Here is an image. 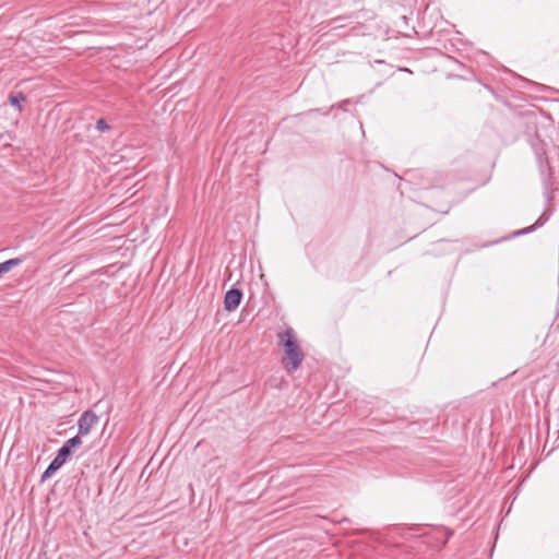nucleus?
Wrapping results in <instances>:
<instances>
[{"label": "nucleus", "mask_w": 559, "mask_h": 559, "mask_svg": "<svg viewBox=\"0 0 559 559\" xmlns=\"http://www.w3.org/2000/svg\"><path fill=\"white\" fill-rule=\"evenodd\" d=\"M278 336L286 354V357L283 360L285 368L288 371L296 370L300 366L304 356L299 350L294 330L289 328Z\"/></svg>", "instance_id": "1"}, {"label": "nucleus", "mask_w": 559, "mask_h": 559, "mask_svg": "<svg viewBox=\"0 0 559 559\" xmlns=\"http://www.w3.org/2000/svg\"><path fill=\"white\" fill-rule=\"evenodd\" d=\"M70 451L68 448H64L63 445L58 451L56 457L52 460V462L49 464L47 469L41 475V481H45L46 479L50 478L67 461V459L70 456Z\"/></svg>", "instance_id": "2"}, {"label": "nucleus", "mask_w": 559, "mask_h": 559, "mask_svg": "<svg viewBox=\"0 0 559 559\" xmlns=\"http://www.w3.org/2000/svg\"><path fill=\"white\" fill-rule=\"evenodd\" d=\"M98 423V417L92 411L84 412L78 423L80 436L90 435L92 428Z\"/></svg>", "instance_id": "3"}, {"label": "nucleus", "mask_w": 559, "mask_h": 559, "mask_svg": "<svg viewBox=\"0 0 559 559\" xmlns=\"http://www.w3.org/2000/svg\"><path fill=\"white\" fill-rule=\"evenodd\" d=\"M241 297L242 294L239 289L233 288L228 290L224 298L225 309L228 311L235 310L239 306Z\"/></svg>", "instance_id": "4"}, {"label": "nucleus", "mask_w": 559, "mask_h": 559, "mask_svg": "<svg viewBox=\"0 0 559 559\" xmlns=\"http://www.w3.org/2000/svg\"><path fill=\"white\" fill-rule=\"evenodd\" d=\"M22 262V259L20 258H14V259H10L5 262H2L0 263V276L4 273H8L9 271H11L13 267L20 265Z\"/></svg>", "instance_id": "5"}, {"label": "nucleus", "mask_w": 559, "mask_h": 559, "mask_svg": "<svg viewBox=\"0 0 559 559\" xmlns=\"http://www.w3.org/2000/svg\"><path fill=\"white\" fill-rule=\"evenodd\" d=\"M82 437L83 436H80V432H78L76 436L66 441L63 447L68 448V450L71 452L73 448H78L82 444Z\"/></svg>", "instance_id": "6"}, {"label": "nucleus", "mask_w": 559, "mask_h": 559, "mask_svg": "<svg viewBox=\"0 0 559 559\" xmlns=\"http://www.w3.org/2000/svg\"><path fill=\"white\" fill-rule=\"evenodd\" d=\"M25 100V96L22 93L11 94L9 96V102L12 106L16 107L19 111L22 110L21 103Z\"/></svg>", "instance_id": "7"}, {"label": "nucleus", "mask_w": 559, "mask_h": 559, "mask_svg": "<svg viewBox=\"0 0 559 559\" xmlns=\"http://www.w3.org/2000/svg\"><path fill=\"white\" fill-rule=\"evenodd\" d=\"M96 128H97L98 131L105 132V131H107L109 129V126L107 124V122L104 119H99L96 122Z\"/></svg>", "instance_id": "8"}]
</instances>
